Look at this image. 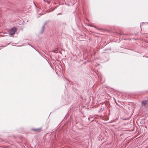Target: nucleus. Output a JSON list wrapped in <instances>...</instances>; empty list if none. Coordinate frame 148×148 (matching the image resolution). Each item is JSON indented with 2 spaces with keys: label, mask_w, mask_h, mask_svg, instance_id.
Masks as SVG:
<instances>
[{
  "label": "nucleus",
  "mask_w": 148,
  "mask_h": 148,
  "mask_svg": "<svg viewBox=\"0 0 148 148\" xmlns=\"http://www.w3.org/2000/svg\"><path fill=\"white\" fill-rule=\"evenodd\" d=\"M17 30V28L16 27H13L12 28L9 32V34L10 36H11L12 35L15 33Z\"/></svg>",
  "instance_id": "f257e3e1"
},
{
  "label": "nucleus",
  "mask_w": 148,
  "mask_h": 148,
  "mask_svg": "<svg viewBox=\"0 0 148 148\" xmlns=\"http://www.w3.org/2000/svg\"><path fill=\"white\" fill-rule=\"evenodd\" d=\"M32 130L35 132H38L41 131L42 129L40 127L38 128H33L32 129Z\"/></svg>",
  "instance_id": "f03ea898"
},
{
  "label": "nucleus",
  "mask_w": 148,
  "mask_h": 148,
  "mask_svg": "<svg viewBox=\"0 0 148 148\" xmlns=\"http://www.w3.org/2000/svg\"><path fill=\"white\" fill-rule=\"evenodd\" d=\"M147 103V101L146 100H143L141 102V105L143 106H145Z\"/></svg>",
  "instance_id": "7ed1b4c3"
},
{
  "label": "nucleus",
  "mask_w": 148,
  "mask_h": 148,
  "mask_svg": "<svg viewBox=\"0 0 148 148\" xmlns=\"http://www.w3.org/2000/svg\"><path fill=\"white\" fill-rule=\"evenodd\" d=\"M45 27V25H43V26H42L41 29L40 31V34H42L43 33V32L44 31V30Z\"/></svg>",
  "instance_id": "20e7f679"
},
{
  "label": "nucleus",
  "mask_w": 148,
  "mask_h": 148,
  "mask_svg": "<svg viewBox=\"0 0 148 148\" xmlns=\"http://www.w3.org/2000/svg\"><path fill=\"white\" fill-rule=\"evenodd\" d=\"M9 44H8L6 45L5 46H1V47H5L6 46H7Z\"/></svg>",
  "instance_id": "39448f33"
},
{
  "label": "nucleus",
  "mask_w": 148,
  "mask_h": 148,
  "mask_svg": "<svg viewBox=\"0 0 148 148\" xmlns=\"http://www.w3.org/2000/svg\"><path fill=\"white\" fill-rule=\"evenodd\" d=\"M114 101H115V103H116V104H117V102H116V100H115V99L114 98Z\"/></svg>",
  "instance_id": "423d86ee"
},
{
  "label": "nucleus",
  "mask_w": 148,
  "mask_h": 148,
  "mask_svg": "<svg viewBox=\"0 0 148 148\" xmlns=\"http://www.w3.org/2000/svg\"><path fill=\"white\" fill-rule=\"evenodd\" d=\"M62 14L61 13H59L58 14V15H60V14Z\"/></svg>",
  "instance_id": "0eeeda50"
},
{
  "label": "nucleus",
  "mask_w": 148,
  "mask_h": 148,
  "mask_svg": "<svg viewBox=\"0 0 148 148\" xmlns=\"http://www.w3.org/2000/svg\"><path fill=\"white\" fill-rule=\"evenodd\" d=\"M146 24H148V23H147V22H146Z\"/></svg>",
  "instance_id": "6e6552de"
},
{
  "label": "nucleus",
  "mask_w": 148,
  "mask_h": 148,
  "mask_svg": "<svg viewBox=\"0 0 148 148\" xmlns=\"http://www.w3.org/2000/svg\"><path fill=\"white\" fill-rule=\"evenodd\" d=\"M123 35H125V34H123Z\"/></svg>",
  "instance_id": "1a4fd4ad"
},
{
  "label": "nucleus",
  "mask_w": 148,
  "mask_h": 148,
  "mask_svg": "<svg viewBox=\"0 0 148 148\" xmlns=\"http://www.w3.org/2000/svg\"><path fill=\"white\" fill-rule=\"evenodd\" d=\"M87 20L88 21H89V20H88V19H87Z\"/></svg>",
  "instance_id": "9d476101"
}]
</instances>
